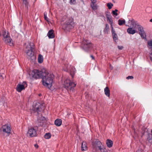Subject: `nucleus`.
<instances>
[{
    "mask_svg": "<svg viewBox=\"0 0 152 152\" xmlns=\"http://www.w3.org/2000/svg\"><path fill=\"white\" fill-rule=\"evenodd\" d=\"M44 105L43 104H41L39 103H37L33 105V110L35 112H37L39 114L37 117V120L36 121L35 124L37 125L38 126H42L45 120L44 117L41 115V112L42 110V108Z\"/></svg>",
    "mask_w": 152,
    "mask_h": 152,
    "instance_id": "obj_1",
    "label": "nucleus"
},
{
    "mask_svg": "<svg viewBox=\"0 0 152 152\" xmlns=\"http://www.w3.org/2000/svg\"><path fill=\"white\" fill-rule=\"evenodd\" d=\"M45 73L46 75H44L42 77V83L44 86L49 88L52 86L53 79L54 76L53 74L48 73L47 70H46Z\"/></svg>",
    "mask_w": 152,
    "mask_h": 152,
    "instance_id": "obj_2",
    "label": "nucleus"
},
{
    "mask_svg": "<svg viewBox=\"0 0 152 152\" xmlns=\"http://www.w3.org/2000/svg\"><path fill=\"white\" fill-rule=\"evenodd\" d=\"M45 72H46V69L45 68L42 69L41 71L34 69L32 71L31 74L33 77L35 79L41 77L42 78L44 75H46Z\"/></svg>",
    "mask_w": 152,
    "mask_h": 152,
    "instance_id": "obj_3",
    "label": "nucleus"
},
{
    "mask_svg": "<svg viewBox=\"0 0 152 152\" xmlns=\"http://www.w3.org/2000/svg\"><path fill=\"white\" fill-rule=\"evenodd\" d=\"M64 84L65 88L68 91L73 92L74 90V88L76 85V83L71 82L69 79H67L64 81Z\"/></svg>",
    "mask_w": 152,
    "mask_h": 152,
    "instance_id": "obj_4",
    "label": "nucleus"
},
{
    "mask_svg": "<svg viewBox=\"0 0 152 152\" xmlns=\"http://www.w3.org/2000/svg\"><path fill=\"white\" fill-rule=\"evenodd\" d=\"M32 45H31L30 50H28L26 52V54L28 56V58H29L31 60L34 61L36 59V57L34 55V45L33 44H32Z\"/></svg>",
    "mask_w": 152,
    "mask_h": 152,
    "instance_id": "obj_5",
    "label": "nucleus"
},
{
    "mask_svg": "<svg viewBox=\"0 0 152 152\" xmlns=\"http://www.w3.org/2000/svg\"><path fill=\"white\" fill-rule=\"evenodd\" d=\"M74 24L73 19L72 18H70L66 21L63 26L66 29H71L74 27Z\"/></svg>",
    "mask_w": 152,
    "mask_h": 152,
    "instance_id": "obj_6",
    "label": "nucleus"
},
{
    "mask_svg": "<svg viewBox=\"0 0 152 152\" xmlns=\"http://www.w3.org/2000/svg\"><path fill=\"white\" fill-rule=\"evenodd\" d=\"M92 43L88 40L84 39L82 43V46L85 51H88L92 46Z\"/></svg>",
    "mask_w": 152,
    "mask_h": 152,
    "instance_id": "obj_7",
    "label": "nucleus"
},
{
    "mask_svg": "<svg viewBox=\"0 0 152 152\" xmlns=\"http://www.w3.org/2000/svg\"><path fill=\"white\" fill-rule=\"evenodd\" d=\"M138 30L139 34L140 35L141 37L143 39H146L145 33L144 31L143 27L141 25H137L136 27Z\"/></svg>",
    "mask_w": 152,
    "mask_h": 152,
    "instance_id": "obj_8",
    "label": "nucleus"
},
{
    "mask_svg": "<svg viewBox=\"0 0 152 152\" xmlns=\"http://www.w3.org/2000/svg\"><path fill=\"white\" fill-rule=\"evenodd\" d=\"M93 147L95 149L98 148L99 149L101 147H103V145L102 143L98 140H96L92 142Z\"/></svg>",
    "mask_w": 152,
    "mask_h": 152,
    "instance_id": "obj_9",
    "label": "nucleus"
},
{
    "mask_svg": "<svg viewBox=\"0 0 152 152\" xmlns=\"http://www.w3.org/2000/svg\"><path fill=\"white\" fill-rule=\"evenodd\" d=\"M3 39L6 44L11 46H13V41H12V39L10 36L7 37H4Z\"/></svg>",
    "mask_w": 152,
    "mask_h": 152,
    "instance_id": "obj_10",
    "label": "nucleus"
},
{
    "mask_svg": "<svg viewBox=\"0 0 152 152\" xmlns=\"http://www.w3.org/2000/svg\"><path fill=\"white\" fill-rule=\"evenodd\" d=\"M2 131L4 133H7L8 134H10V127L8 124H6L2 126Z\"/></svg>",
    "mask_w": 152,
    "mask_h": 152,
    "instance_id": "obj_11",
    "label": "nucleus"
},
{
    "mask_svg": "<svg viewBox=\"0 0 152 152\" xmlns=\"http://www.w3.org/2000/svg\"><path fill=\"white\" fill-rule=\"evenodd\" d=\"M28 133L31 137H35L37 135V131L34 128H32L29 129Z\"/></svg>",
    "mask_w": 152,
    "mask_h": 152,
    "instance_id": "obj_12",
    "label": "nucleus"
},
{
    "mask_svg": "<svg viewBox=\"0 0 152 152\" xmlns=\"http://www.w3.org/2000/svg\"><path fill=\"white\" fill-rule=\"evenodd\" d=\"M126 26L130 27H135L137 26L136 22L133 19L132 20H129L127 23L125 24Z\"/></svg>",
    "mask_w": 152,
    "mask_h": 152,
    "instance_id": "obj_13",
    "label": "nucleus"
},
{
    "mask_svg": "<svg viewBox=\"0 0 152 152\" xmlns=\"http://www.w3.org/2000/svg\"><path fill=\"white\" fill-rule=\"evenodd\" d=\"M135 28V27H129L127 29V32L130 34H133L136 32Z\"/></svg>",
    "mask_w": 152,
    "mask_h": 152,
    "instance_id": "obj_14",
    "label": "nucleus"
},
{
    "mask_svg": "<svg viewBox=\"0 0 152 152\" xmlns=\"http://www.w3.org/2000/svg\"><path fill=\"white\" fill-rule=\"evenodd\" d=\"M24 89L25 87L23 84H18L16 87V90L18 92H21Z\"/></svg>",
    "mask_w": 152,
    "mask_h": 152,
    "instance_id": "obj_15",
    "label": "nucleus"
},
{
    "mask_svg": "<svg viewBox=\"0 0 152 152\" xmlns=\"http://www.w3.org/2000/svg\"><path fill=\"white\" fill-rule=\"evenodd\" d=\"M111 32L113 39L116 42V41L118 40V36L113 28L111 29Z\"/></svg>",
    "mask_w": 152,
    "mask_h": 152,
    "instance_id": "obj_16",
    "label": "nucleus"
},
{
    "mask_svg": "<svg viewBox=\"0 0 152 152\" xmlns=\"http://www.w3.org/2000/svg\"><path fill=\"white\" fill-rule=\"evenodd\" d=\"M47 35L49 38H53L55 37L54 31L53 30H50L48 32Z\"/></svg>",
    "mask_w": 152,
    "mask_h": 152,
    "instance_id": "obj_17",
    "label": "nucleus"
},
{
    "mask_svg": "<svg viewBox=\"0 0 152 152\" xmlns=\"http://www.w3.org/2000/svg\"><path fill=\"white\" fill-rule=\"evenodd\" d=\"M88 147L86 142L83 141L82 144L81 150L82 151H85L87 149Z\"/></svg>",
    "mask_w": 152,
    "mask_h": 152,
    "instance_id": "obj_18",
    "label": "nucleus"
},
{
    "mask_svg": "<svg viewBox=\"0 0 152 152\" xmlns=\"http://www.w3.org/2000/svg\"><path fill=\"white\" fill-rule=\"evenodd\" d=\"M106 144L108 148H110L112 146L113 142L112 141L108 139L106 140Z\"/></svg>",
    "mask_w": 152,
    "mask_h": 152,
    "instance_id": "obj_19",
    "label": "nucleus"
},
{
    "mask_svg": "<svg viewBox=\"0 0 152 152\" xmlns=\"http://www.w3.org/2000/svg\"><path fill=\"white\" fill-rule=\"evenodd\" d=\"M104 92L105 95L109 97L110 95V90L108 87H106L104 89Z\"/></svg>",
    "mask_w": 152,
    "mask_h": 152,
    "instance_id": "obj_20",
    "label": "nucleus"
},
{
    "mask_svg": "<svg viewBox=\"0 0 152 152\" xmlns=\"http://www.w3.org/2000/svg\"><path fill=\"white\" fill-rule=\"evenodd\" d=\"M55 124L57 126H59L62 124V120L60 119H57L55 121Z\"/></svg>",
    "mask_w": 152,
    "mask_h": 152,
    "instance_id": "obj_21",
    "label": "nucleus"
},
{
    "mask_svg": "<svg viewBox=\"0 0 152 152\" xmlns=\"http://www.w3.org/2000/svg\"><path fill=\"white\" fill-rule=\"evenodd\" d=\"M2 36L4 38V37H7L9 36V35L8 32V31H6L5 30H3L2 31Z\"/></svg>",
    "mask_w": 152,
    "mask_h": 152,
    "instance_id": "obj_22",
    "label": "nucleus"
},
{
    "mask_svg": "<svg viewBox=\"0 0 152 152\" xmlns=\"http://www.w3.org/2000/svg\"><path fill=\"white\" fill-rule=\"evenodd\" d=\"M43 57L41 55L39 54V56L38 57V62L40 63H41L43 62Z\"/></svg>",
    "mask_w": 152,
    "mask_h": 152,
    "instance_id": "obj_23",
    "label": "nucleus"
},
{
    "mask_svg": "<svg viewBox=\"0 0 152 152\" xmlns=\"http://www.w3.org/2000/svg\"><path fill=\"white\" fill-rule=\"evenodd\" d=\"M91 6L93 10H96L97 9L98 6L96 4H91Z\"/></svg>",
    "mask_w": 152,
    "mask_h": 152,
    "instance_id": "obj_24",
    "label": "nucleus"
},
{
    "mask_svg": "<svg viewBox=\"0 0 152 152\" xmlns=\"http://www.w3.org/2000/svg\"><path fill=\"white\" fill-rule=\"evenodd\" d=\"M125 21L124 20H121L119 19L118 21V24L120 26L123 25L125 23Z\"/></svg>",
    "mask_w": 152,
    "mask_h": 152,
    "instance_id": "obj_25",
    "label": "nucleus"
},
{
    "mask_svg": "<svg viewBox=\"0 0 152 152\" xmlns=\"http://www.w3.org/2000/svg\"><path fill=\"white\" fill-rule=\"evenodd\" d=\"M23 2V4L25 5V6L27 8H28V6L29 4V2H28V0H22Z\"/></svg>",
    "mask_w": 152,
    "mask_h": 152,
    "instance_id": "obj_26",
    "label": "nucleus"
},
{
    "mask_svg": "<svg viewBox=\"0 0 152 152\" xmlns=\"http://www.w3.org/2000/svg\"><path fill=\"white\" fill-rule=\"evenodd\" d=\"M108 22L110 23L111 25V29L113 28V20L112 19V18H109V19H107Z\"/></svg>",
    "mask_w": 152,
    "mask_h": 152,
    "instance_id": "obj_27",
    "label": "nucleus"
},
{
    "mask_svg": "<svg viewBox=\"0 0 152 152\" xmlns=\"http://www.w3.org/2000/svg\"><path fill=\"white\" fill-rule=\"evenodd\" d=\"M51 134L50 133H46L44 135V137L46 139H49L50 138Z\"/></svg>",
    "mask_w": 152,
    "mask_h": 152,
    "instance_id": "obj_28",
    "label": "nucleus"
},
{
    "mask_svg": "<svg viewBox=\"0 0 152 152\" xmlns=\"http://www.w3.org/2000/svg\"><path fill=\"white\" fill-rule=\"evenodd\" d=\"M145 11L147 13H150L152 11V8L150 7H148L146 8Z\"/></svg>",
    "mask_w": 152,
    "mask_h": 152,
    "instance_id": "obj_29",
    "label": "nucleus"
},
{
    "mask_svg": "<svg viewBox=\"0 0 152 152\" xmlns=\"http://www.w3.org/2000/svg\"><path fill=\"white\" fill-rule=\"evenodd\" d=\"M99 149L100 150L101 152H107V151L105 148L103 147H101Z\"/></svg>",
    "mask_w": 152,
    "mask_h": 152,
    "instance_id": "obj_30",
    "label": "nucleus"
},
{
    "mask_svg": "<svg viewBox=\"0 0 152 152\" xmlns=\"http://www.w3.org/2000/svg\"><path fill=\"white\" fill-rule=\"evenodd\" d=\"M148 44L149 47H150L151 51L152 48V40L148 41Z\"/></svg>",
    "mask_w": 152,
    "mask_h": 152,
    "instance_id": "obj_31",
    "label": "nucleus"
},
{
    "mask_svg": "<svg viewBox=\"0 0 152 152\" xmlns=\"http://www.w3.org/2000/svg\"><path fill=\"white\" fill-rule=\"evenodd\" d=\"M109 29V27L108 25L107 24H106L105 25V27L104 28V32L105 33H107V31Z\"/></svg>",
    "mask_w": 152,
    "mask_h": 152,
    "instance_id": "obj_32",
    "label": "nucleus"
},
{
    "mask_svg": "<svg viewBox=\"0 0 152 152\" xmlns=\"http://www.w3.org/2000/svg\"><path fill=\"white\" fill-rule=\"evenodd\" d=\"M107 6L108 7L109 9H111L112 7L113 6V4L111 3H108L107 4Z\"/></svg>",
    "mask_w": 152,
    "mask_h": 152,
    "instance_id": "obj_33",
    "label": "nucleus"
},
{
    "mask_svg": "<svg viewBox=\"0 0 152 152\" xmlns=\"http://www.w3.org/2000/svg\"><path fill=\"white\" fill-rule=\"evenodd\" d=\"M118 11V10L116 9L115 10H113L112 11V12L113 14L114 15H115L116 16L118 15V14L117 13V12Z\"/></svg>",
    "mask_w": 152,
    "mask_h": 152,
    "instance_id": "obj_34",
    "label": "nucleus"
},
{
    "mask_svg": "<svg viewBox=\"0 0 152 152\" xmlns=\"http://www.w3.org/2000/svg\"><path fill=\"white\" fill-rule=\"evenodd\" d=\"M106 16L107 19H109V18H112V16L110 13L108 14H106Z\"/></svg>",
    "mask_w": 152,
    "mask_h": 152,
    "instance_id": "obj_35",
    "label": "nucleus"
},
{
    "mask_svg": "<svg viewBox=\"0 0 152 152\" xmlns=\"http://www.w3.org/2000/svg\"><path fill=\"white\" fill-rule=\"evenodd\" d=\"M75 0H70V3L71 4H74L75 3Z\"/></svg>",
    "mask_w": 152,
    "mask_h": 152,
    "instance_id": "obj_36",
    "label": "nucleus"
},
{
    "mask_svg": "<svg viewBox=\"0 0 152 152\" xmlns=\"http://www.w3.org/2000/svg\"><path fill=\"white\" fill-rule=\"evenodd\" d=\"M134 78V77L132 76H129L126 77V79L129 80V79H132Z\"/></svg>",
    "mask_w": 152,
    "mask_h": 152,
    "instance_id": "obj_37",
    "label": "nucleus"
},
{
    "mask_svg": "<svg viewBox=\"0 0 152 152\" xmlns=\"http://www.w3.org/2000/svg\"><path fill=\"white\" fill-rule=\"evenodd\" d=\"M91 4H96V0H91Z\"/></svg>",
    "mask_w": 152,
    "mask_h": 152,
    "instance_id": "obj_38",
    "label": "nucleus"
},
{
    "mask_svg": "<svg viewBox=\"0 0 152 152\" xmlns=\"http://www.w3.org/2000/svg\"><path fill=\"white\" fill-rule=\"evenodd\" d=\"M44 18H45V19L47 20V21H48V18L47 17V15H45V13H44Z\"/></svg>",
    "mask_w": 152,
    "mask_h": 152,
    "instance_id": "obj_39",
    "label": "nucleus"
},
{
    "mask_svg": "<svg viewBox=\"0 0 152 152\" xmlns=\"http://www.w3.org/2000/svg\"><path fill=\"white\" fill-rule=\"evenodd\" d=\"M151 53H150V59L151 61L152 62V50H151Z\"/></svg>",
    "mask_w": 152,
    "mask_h": 152,
    "instance_id": "obj_40",
    "label": "nucleus"
},
{
    "mask_svg": "<svg viewBox=\"0 0 152 152\" xmlns=\"http://www.w3.org/2000/svg\"><path fill=\"white\" fill-rule=\"evenodd\" d=\"M118 48L119 50H122L123 49V47L122 46H118Z\"/></svg>",
    "mask_w": 152,
    "mask_h": 152,
    "instance_id": "obj_41",
    "label": "nucleus"
},
{
    "mask_svg": "<svg viewBox=\"0 0 152 152\" xmlns=\"http://www.w3.org/2000/svg\"><path fill=\"white\" fill-rule=\"evenodd\" d=\"M34 146H35V147L36 148H38V145L37 144H35L34 145Z\"/></svg>",
    "mask_w": 152,
    "mask_h": 152,
    "instance_id": "obj_42",
    "label": "nucleus"
},
{
    "mask_svg": "<svg viewBox=\"0 0 152 152\" xmlns=\"http://www.w3.org/2000/svg\"><path fill=\"white\" fill-rule=\"evenodd\" d=\"M91 57L92 58V59H93V60L94 59V57L92 55H91Z\"/></svg>",
    "mask_w": 152,
    "mask_h": 152,
    "instance_id": "obj_43",
    "label": "nucleus"
},
{
    "mask_svg": "<svg viewBox=\"0 0 152 152\" xmlns=\"http://www.w3.org/2000/svg\"><path fill=\"white\" fill-rule=\"evenodd\" d=\"M136 152H142L140 150H138Z\"/></svg>",
    "mask_w": 152,
    "mask_h": 152,
    "instance_id": "obj_44",
    "label": "nucleus"
},
{
    "mask_svg": "<svg viewBox=\"0 0 152 152\" xmlns=\"http://www.w3.org/2000/svg\"><path fill=\"white\" fill-rule=\"evenodd\" d=\"M80 0L83 3V4H84V1L83 0Z\"/></svg>",
    "mask_w": 152,
    "mask_h": 152,
    "instance_id": "obj_45",
    "label": "nucleus"
},
{
    "mask_svg": "<svg viewBox=\"0 0 152 152\" xmlns=\"http://www.w3.org/2000/svg\"><path fill=\"white\" fill-rule=\"evenodd\" d=\"M150 22H152V19L150 20Z\"/></svg>",
    "mask_w": 152,
    "mask_h": 152,
    "instance_id": "obj_46",
    "label": "nucleus"
},
{
    "mask_svg": "<svg viewBox=\"0 0 152 152\" xmlns=\"http://www.w3.org/2000/svg\"><path fill=\"white\" fill-rule=\"evenodd\" d=\"M23 84H26V82H24L23 83Z\"/></svg>",
    "mask_w": 152,
    "mask_h": 152,
    "instance_id": "obj_47",
    "label": "nucleus"
},
{
    "mask_svg": "<svg viewBox=\"0 0 152 152\" xmlns=\"http://www.w3.org/2000/svg\"><path fill=\"white\" fill-rule=\"evenodd\" d=\"M41 94H39V96H41Z\"/></svg>",
    "mask_w": 152,
    "mask_h": 152,
    "instance_id": "obj_48",
    "label": "nucleus"
},
{
    "mask_svg": "<svg viewBox=\"0 0 152 152\" xmlns=\"http://www.w3.org/2000/svg\"><path fill=\"white\" fill-rule=\"evenodd\" d=\"M151 133H152V129L151 130Z\"/></svg>",
    "mask_w": 152,
    "mask_h": 152,
    "instance_id": "obj_49",
    "label": "nucleus"
}]
</instances>
